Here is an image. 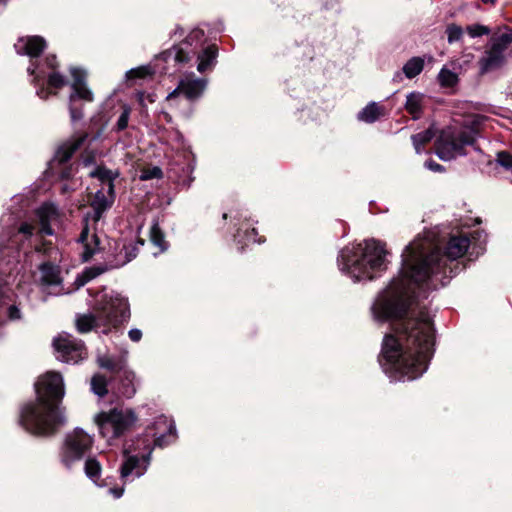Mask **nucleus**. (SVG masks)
Listing matches in <instances>:
<instances>
[{
    "label": "nucleus",
    "instance_id": "f257e3e1",
    "mask_svg": "<svg viewBox=\"0 0 512 512\" xmlns=\"http://www.w3.org/2000/svg\"><path fill=\"white\" fill-rule=\"evenodd\" d=\"M465 235L452 236L445 254L426 238H416L402 253L399 275L376 298L371 310L379 322L398 320L382 344L381 365L395 381L414 380L428 368L433 355L434 329L429 312L416 299L444 286L452 277V262L468 250Z\"/></svg>",
    "mask_w": 512,
    "mask_h": 512
},
{
    "label": "nucleus",
    "instance_id": "f03ea898",
    "mask_svg": "<svg viewBox=\"0 0 512 512\" xmlns=\"http://www.w3.org/2000/svg\"><path fill=\"white\" fill-rule=\"evenodd\" d=\"M35 386L37 398L22 407L19 423L33 435L48 436L66 421L61 408L55 403L65 395L63 377L58 372L49 371L38 379Z\"/></svg>",
    "mask_w": 512,
    "mask_h": 512
},
{
    "label": "nucleus",
    "instance_id": "7ed1b4c3",
    "mask_svg": "<svg viewBox=\"0 0 512 512\" xmlns=\"http://www.w3.org/2000/svg\"><path fill=\"white\" fill-rule=\"evenodd\" d=\"M62 218V213L53 203H43L32 216L20 223L12 214L3 215L0 219V257L5 256L8 248L24 250L25 254L27 249L40 251L43 237L54 235L55 227L62 224Z\"/></svg>",
    "mask_w": 512,
    "mask_h": 512
},
{
    "label": "nucleus",
    "instance_id": "20e7f679",
    "mask_svg": "<svg viewBox=\"0 0 512 512\" xmlns=\"http://www.w3.org/2000/svg\"><path fill=\"white\" fill-rule=\"evenodd\" d=\"M176 438L174 421L166 416L158 417L153 427L148 428L144 435L125 444V460L120 468L122 481L126 483L144 475L150 464L154 446L165 447Z\"/></svg>",
    "mask_w": 512,
    "mask_h": 512
},
{
    "label": "nucleus",
    "instance_id": "39448f33",
    "mask_svg": "<svg viewBox=\"0 0 512 512\" xmlns=\"http://www.w3.org/2000/svg\"><path fill=\"white\" fill-rule=\"evenodd\" d=\"M384 244L374 239L365 240L340 251L339 269L354 282L372 280L386 269Z\"/></svg>",
    "mask_w": 512,
    "mask_h": 512
},
{
    "label": "nucleus",
    "instance_id": "423d86ee",
    "mask_svg": "<svg viewBox=\"0 0 512 512\" xmlns=\"http://www.w3.org/2000/svg\"><path fill=\"white\" fill-rule=\"evenodd\" d=\"M130 318L127 298L112 292L100 295L94 306V312L77 317L76 327L81 333L96 330L108 334Z\"/></svg>",
    "mask_w": 512,
    "mask_h": 512
},
{
    "label": "nucleus",
    "instance_id": "0eeeda50",
    "mask_svg": "<svg viewBox=\"0 0 512 512\" xmlns=\"http://www.w3.org/2000/svg\"><path fill=\"white\" fill-rule=\"evenodd\" d=\"M203 41L204 32L200 29H194L188 34L184 41L178 45H174L162 55L165 61L169 62L173 60L179 64H187L192 59L196 58L198 62L197 70L203 73L215 65L218 52L215 45L203 47Z\"/></svg>",
    "mask_w": 512,
    "mask_h": 512
},
{
    "label": "nucleus",
    "instance_id": "6e6552de",
    "mask_svg": "<svg viewBox=\"0 0 512 512\" xmlns=\"http://www.w3.org/2000/svg\"><path fill=\"white\" fill-rule=\"evenodd\" d=\"M113 200L114 192L109 194L104 187L98 190L94 196L91 203L93 213L84 218V225L78 238V243L83 245L81 254L83 262L89 261L99 251V237L95 232V227H91L90 221L95 225L101 219L103 213L112 205Z\"/></svg>",
    "mask_w": 512,
    "mask_h": 512
},
{
    "label": "nucleus",
    "instance_id": "1a4fd4ad",
    "mask_svg": "<svg viewBox=\"0 0 512 512\" xmlns=\"http://www.w3.org/2000/svg\"><path fill=\"white\" fill-rule=\"evenodd\" d=\"M475 142V131L458 126H449L440 132L435 142V153L443 161L466 154L465 147Z\"/></svg>",
    "mask_w": 512,
    "mask_h": 512
},
{
    "label": "nucleus",
    "instance_id": "9d476101",
    "mask_svg": "<svg viewBox=\"0 0 512 512\" xmlns=\"http://www.w3.org/2000/svg\"><path fill=\"white\" fill-rule=\"evenodd\" d=\"M99 432L108 444L124 435L137 421V416L129 408H113L95 416Z\"/></svg>",
    "mask_w": 512,
    "mask_h": 512
},
{
    "label": "nucleus",
    "instance_id": "9b49d317",
    "mask_svg": "<svg viewBox=\"0 0 512 512\" xmlns=\"http://www.w3.org/2000/svg\"><path fill=\"white\" fill-rule=\"evenodd\" d=\"M511 43L512 29L503 27L493 32L478 62L480 73L485 74L501 67L505 62L506 51Z\"/></svg>",
    "mask_w": 512,
    "mask_h": 512
},
{
    "label": "nucleus",
    "instance_id": "f8f14e48",
    "mask_svg": "<svg viewBox=\"0 0 512 512\" xmlns=\"http://www.w3.org/2000/svg\"><path fill=\"white\" fill-rule=\"evenodd\" d=\"M94 443L91 435L81 428H75L69 432L64 439L60 450V461L67 468L79 462L86 452L90 451Z\"/></svg>",
    "mask_w": 512,
    "mask_h": 512
},
{
    "label": "nucleus",
    "instance_id": "ddd939ff",
    "mask_svg": "<svg viewBox=\"0 0 512 512\" xmlns=\"http://www.w3.org/2000/svg\"><path fill=\"white\" fill-rule=\"evenodd\" d=\"M144 245V240L137 239L136 241L123 243L119 253L115 256L113 262L109 265H97L86 268L83 274L76 279L77 287H81L85 285L88 281L96 278L97 276L103 274L109 269L118 268L124 266L128 262L132 261L136 258L139 248Z\"/></svg>",
    "mask_w": 512,
    "mask_h": 512
},
{
    "label": "nucleus",
    "instance_id": "4468645a",
    "mask_svg": "<svg viewBox=\"0 0 512 512\" xmlns=\"http://www.w3.org/2000/svg\"><path fill=\"white\" fill-rule=\"evenodd\" d=\"M207 87V80L196 78L193 74L179 80L177 87L171 91L165 101L170 108H179L182 99L195 102L200 99Z\"/></svg>",
    "mask_w": 512,
    "mask_h": 512
},
{
    "label": "nucleus",
    "instance_id": "2eb2a0df",
    "mask_svg": "<svg viewBox=\"0 0 512 512\" xmlns=\"http://www.w3.org/2000/svg\"><path fill=\"white\" fill-rule=\"evenodd\" d=\"M73 83L71 84L72 92L69 96V112L72 122H76L83 117L82 108L78 106V100L84 102H92L94 97L92 91L87 87L85 71L79 68H71Z\"/></svg>",
    "mask_w": 512,
    "mask_h": 512
},
{
    "label": "nucleus",
    "instance_id": "dca6fc26",
    "mask_svg": "<svg viewBox=\"0 0 512 512\" xmlns=\"http://www.w3.org/2000/svg\"><path fill=\"white\" fill-rule=\"evenodd\" d=\"M53 346L58 360L75 364L86 357V348L81 340L71 335L59 336L54 339Z\"/></svg>",
    "mask_w": 512,
    "mask_h": 512
},
{
    "label": "nucleus",
    "instance_id": "f3484780",
    "mask_svg": "<svg viewBox=\"0 0 512 512\" xmlns=\"http://www.w3.org/2000/svg\"><path fill=\"white\" fill-rule=\"evenodd\" d=\"M56 67V56L49 55L45 58V61L41 64L35 65L31 61V65L28 67V72L34 76V81L37 85L43 84L45 78H47L48 85L52 88H61L66 84L63 75L53 71Z\"/></svg>",
    "mask_w": 512,
    "mask_h": 512
},
{
    "label": "nucleus",
    "instance_id": "a211bd4d",
    "mask_svg": "<svg viewBox=\"0 0 512 512\" xmlns=\"http://www.w3.org/2000/svg\"><path fill=\"white\" fill-rule=\"evenodd\" d=\"M40 270V283L47 289H52L49 293L60 295L65 292L62 288V278L60 276V268L49 262L42 263L39 267Z\"/></svg>",
    "mask_w": 512,
    "mask_h": 512
},
{
    "label": "nucleus",
    "instance_id": "6ab92c4d",
    "mask_svg": "<svg viewBox=\"0 0 512 512\" xmlns=\"http://www.w3.org/2000/svg\"><path fill=\"white\" fill-rule=\"evenodd\" d=\"M17 54L27 55L31 59L38 57L45 49L46 42L40 36L21 37L14 45Z\"/></svg>",
    "mask_w": 512,
    "mask_h": 512
},
{
    "label": "nucleus",
    "instance_id": "aec40b11",
    "mask_svg": "<svg viewBox=\"0 0 512 512\" xmlns=\"http://www.w3.org/2000/svg\"><path fill=\"white\" fill-rule=\"evenodd\" d=\"M87 134L74 136L58 148L53 158V164H63L67 162L75 151H77L86 141Z\"/></svg>",
    "mask_w": 512,
    "mask_h": 512
},
{
    "label": "nucleus",
    "instance_id": "412c9836",
    "mask_svg": "<svg viewBox=\"0 0 512 512\" xmlns=\"http://www.w3.org/2000/svg\"><path fill=\"white\" fill-rule=\"evenodd\" d=\"M120 383L118 392L125 398H132L136 393V376L135 373L129 369L123 370L120 373Z\"/></svg>",
    "mask_w": 512,
    "mask_h": 512
},
{
    "label": "nucleus",
    "instance_id": "4be33fe9",
    "mask_svg": "<svg viewBox=\"0 0 512 512\" xmlns=\"http://www.w3.org/2000/svg\"><path fill=\"white\" fill-rule=\"evenodd\" d=\"M85 475L96 485L104 486L101 481L102 465L95 457H88L84 464Z\"/></svg>",
    "mask_w": 512,
    "mask_h": 512
},
{
    "label": "nucleus",
    "instance_id": "5701e85b",
    "mask_svg": "<svg viewBox=\"0 0 512 512\" xmlns=\"http://www.w3.org/2000/svg\"><path fill=\"white\" fill-rule=\"evenodd\" d=\"M382 114V108L376 102H371L358 113L357 118L365 123H373L378 120Z\"/></svg>",
    "mask_w": 512,
    "mask_h": 512
},
{
    "label": "nucleus",
    "instance_id": "b1692460",
    "mask_svg": "<svg viewBox=\"0 0 512 512\" xmlns=\"http://www.w3.org/2000/svg\"><path fill=\"white\" fill-rule=\"evenodd\" d=\"M90 176L91 177H95V178H98L101 183H102V187H104V189H106V191L109 193V194H112L113 193V188H114V184H113V179H114V176H113V173L112 171L104 168V167H96L93 171L90 172Z\"/></svg>",
    "mask_w": 512,
    "mask_h": 512
},
{
    "label": "nucleus",
    "instance_id": "393cba45",
    "mask_svg": "<svg viewBox=\"0 0 512 512\" xmlns=\"http://www.w3.org/2000/svg\"><path fill=\"white\" fill-rule=\"evenodd\" d=\"M424 58L412 57L403 66V73L408 79L418 76L424 69Z\"/></svg>",
    "mask_w": 512,
    "mask_h": 512
},
{
    "label": "nucleus",
    "instance_id": "a878e982",
    "mask_svg": "<svg viewBox=\"0 0 512 512\" xmlns=\"http://www.w3.org/2000/svg\"><path fill=\"white\" fill-rule=\"evenodd\" d=\"M422 98L423 95L416 92L407 95L405 108L412 115L413 119L420 117Z\"/></svg>",
    "mask_w": 512,
    "mask_h": 512
},
{
    "label": "nucleus",
    "instance_id": "bb28decb",
    "mask_svg": "<svg viewBox=\"0 0 512 512\" xmlns=\"http://www.w3.org/2000/svg\"><path fill=\"white\" fill-rule=\"evenodd\" d=\"M98 364L101 368L110 370L112 372L121 373L123 370H126V364L124 360H115L109 356H101L98 358Z\"/></svg>",
    "mask_w": 512,
    "mask_h": 512
},
{
    "label": "nucleus",
    "instance_id": "cd10ccee",
    "mask_svg": "<svg viewBox=\"0 0 512 512\" xmlns=\"http://www.w3.org/2000/svg\"><path fill=\"white\" fill-rule=\"evenodd\" d=\"M433 137L434 132L432 131V129H427L425 131L412 135L411 139L416 153L420 154L422 152V147L426 143L430 142L433 139Z\"/></svg>",
    "mask_w": 512,
    "mask_h": 512
},
{
    "label": "nucleus",
    "instance_id": "c85d7f7f",
    "mask_svg": "<svg viewBox=\"0 0 512 512\" xmlns=\"http://www.w3.org/2000/svg\"><path fill=\"white\" fill-rule=\"evenodd\" d=\"M150 239L155 246L159 247L160 252H164L167 250L168 245L167 242L165 241L164 234L161 231L158 223L156 222L153 223L150 229Z\"/></svg>",
    "mask_w": 512,
    "mask_h": 512
},
{
    "label": "nucleus",
    "instance_id": "c756f323",
    "mask_svg": "<svg viewBox=\"0 0 512 512\" xmlns=\"http://www.w3.org/2000/svg\"><path fill=\"white\" fill-rule=\"evenodd\" d=\"M107 384V379L103 375L95 374L91 379V390L99 397H104L108 392Z\"/></svg>",
    "mask_w": 512,
    "mask_h": 512
},
{
    "label": "nucleus",
    "instance_id": "7c9ffc66",
    "mask_svg": "<svg viewBox=\"0 0 512 512\" xmlns=\"http://www.w3.org/2000/svg\"><path fill=\"white\" fill-rule=\"evenodd\" d=\"M487 117L479 114L470 116L460 128H467L475 131V139L477 138L481 126L485 123Z\"/></svg>",
    "mask_w": 512,
    "mask_h": 512
},
{
    "label": "nucleus",
    "instance_id": "2f4dec72",
    "mask_svg": "<svg viewBox=\"0 0 512 512\" xmlns=\"http://www.w3.org/2000/svg\"><path fill=\"white\" fill-rule=\"evenodd\" d=\"M438 80L441 86L452 87L457 83V74L449 69L442 68L438 74Z\"/></svg>",
    "mask_w": 512,
    "mask_h": 512
},
{
    "label": "nucleus",
    "instance_id": "473e14b6",
    "mask_svg": "<svg viewBox=\"0 0 512 512\" xmlns=\"http://www.w3.org/2000/svg\"><path fill=\"white\" fill-rule=\"evenodd\" d=\"M466 31L471 38H477L491 33L489 27L477 23L467 26Z\"/></svg>",
    "mask_w": 512,
    "mask_h": 512
},
{
    "label": "nucleus",
    "instance_id": "72a5a7b5",
    "mask_svg": "<svg viewBox=\"0 0 512 512\" xmlns=\"http://www.w3.org/2000/svg\"><path fill=\"white\" fill-rule=\"evenodd\" d=\"M447 39L449 43L459 41L463 35V30L455 24L449 25L446 29Z\"/></svg>",
    "mask_w": 512,
    "mask_h": 512
},
{
    "label": "nucleus",
    "instance_id": "f704fd0d",
    "mask_svg": "<svg viewBox=\"0 0 512 512\" xmlns=\"http://www.w3.org/2000/svg\"><path fill=\"white\" fill-rule=\"evenodd\" d=\"M129 118H130V108L129 107H124L121 115L119 116L118 120H117V123H116V128L118 131H122L124 129L127 128L128 126V122H129Z\"/></svg>",
    "mask_w": 512,
    "mask_h": 512
},
{
    "label": "nucleus",
    "instance_id": "c9c22d12",
    "mask_svg": "<svg viewBox=\"0 0 512 512\" xmlns=\"http://www.w3.org/2000/svg\"><path fill=\"white\" fill-rule=\"evenodd\" d=\"M497 163L506 169H512V154L502 151L497 154Z\"/></svg>",
    "mask_w": 512,
    "mask_h": 512
},
{
    "label": "nucleus",
    "instance_id": "e433bc0d",
    "mask_svg": "<svg viewBox=\"0 0 512 512\" xmlns=\"http://www.w3.org/2000/svg\"><path fill=\"white\" fill-rule=\"evenodd\" d=\"M162 176V170L159 167H153L142 172L141 179L149 180L153 178H160Z\"/></svg>",
    "mask_w": 512,
    "mask_h": 512
},
{
    "label": "nucleus",
    "instance_id": "4c0bfd02",
    "mask_svg": "<svg viewBox=\"0 0 512 512\" xmlns=\"http://www.w3.org/2000/svg\"><path fill=\"white\" fill-rule=\"evenodd\" d=\"M424 167L435 173H442L445 171V168L442 165H440L439 163L435 162L432 159L425 161Z\"/></svg>",
    "mask_w": 512,
    "mask_h": 512
},
{
    "label": "nucleus",
    "instance_id": "58836bf2",
    "mask_svg": "<svg viewBox=\"0 0 512 512\" xmlns=\"http://www.w3.org/2000/svg\"><path fill=\"white\" fill-rule=\"evenodd\" d=\"M6 299H9L8 289L5 287V281L0 277V306L6 304Z\"/></svg>",
    "mask_w": 512,
    "mask_h": 512
},
{
    "label": "nucleus",
    "instance_id": "ea45409f",
    "mask_svg": "<svg viewBox=\"0 0 512 512\" xmlns=\"http://www.w3.org/2000/svg\"><path fill=\"white\" fill-rule=\"evenodd\" d=\"M148 72V70L146 68H136V69H131L130 71L127 72V77L128 78H141V77H144Z\"/></svg>",
    "mask_w": 512,
    "mask_h": 512
},
{
    "label": "nucleus",
    "instance_id": "a19ab883",
    "mask_svg": "<svg viewBox=\"0 0 512 512\" xmlns=\"http://www.w3.org/2000/svg\"><path fill=\"white\" fill-rule=\"evenodd\" d=\"M8 317L10 320H19L21 318V312L18 306L11 305L8 308Z\"/></svg>",
    "mask_w": 512,
    "mask_h": 512
},
{
    "label": "nucleus",
    "instance_id": "79ce46f5",
    "mask_svg": "<svg viewBox=\"0 0 512 512\" xmlns=\"http://www.w3.org/2000/svg\"><path fill=\"white\" fill-rule=\"evenodd\" d=\"M128 336L131 341L139 342L142 338V331L137 328H132L129 330Z\"/></svg>",
    "mask_w": 512,
    "mask_h": 512
},
{
    "label": "nucleus",
    "instance_id": "37998d69",
    "mask_svg": "<svg viewBox=\"0 0 512 512\" xmlns=\"http://www.w3.org/2000/svg\"><path fill=\"white\" fill-rule=\"evenodd\" d=\"M256 235H257V231L252 228L250 232H246L245 233V237L247 238V241L248 242H252V243H260L261 240L260 239H257L256 238Z\"/></svg>",
    "mask_w": 512,
    "mask_h": 512
},
{
    "label": "nucleus",
    "instance_id": "c03bdc74",
    "mask_svg": "<svg viewBox=\"0 0 512 512\" xmlns=\"http://www.w3.org/2000/svg\"><path fill=\"white\" fill-rule=\"evenodd\" d=\"M109 494H111L115 499H118L120 498L123 493H124V488L123 487H119V488H110L108 490Z\"/></svg>",
    "mask_w": 512,
    "mask_h": 512
},
{
    "label": "nucleus",
    "instance_id": "a18cd8bd",
    "mask_svg": "<svg viewBox=\"0 0 512 512\" xmlns=\"http://www.w3.org/2000/svg\"><path fill=\"white\" fill-rule=\"evenodd\" d=\"M482 2L484 4H491V5H493V4H495L496 0H482Z\"/></svg>",
    "mask_w": 512,
    "mask_h": 512
},
{
    "label": "nucleus",
    "instance_id": "49530a36",
    "mask_svg": "<svg viewBox=\"0 0 512 512\" xmlns=\"http://www.w3.org/2000/svg\"><path fill=\"white\" fill-rule=\"evenodd\" d=\"M235 237H236L237 241H238L239 243H241V241H242V240H241V233H240V232H238V233H237V235H236Z\"/></svg>",
    "mask_w": 512,
    "mask_h": 512
},
{
    "label": "nucleus",
    "instance_id": "de8ad7c7",
    "mask_svg": "<svg viewBox=\"0 0 512 512\" xmlns=\"http://www.w3.org/2000/svg\"><path fill=\"white\" fill-rule=\"evenodd\" d=\"M43 92H44L43 90H42L41 92H40V91H38V92H37V95H39L40 97L44 98L45 96H44V95H42V93H43Z\"/></svg>",
    "mask_w": 512,
    "mask_h": 512
},
{
    "label": "nucleus",
    "instance_id": "09e8293b",
    "mask_svg": "<svg viewBox=\"0 0 512 512\" xmlns=\"http://www.w3.org/2000/svg\"><path fill=\"white\" fill-rule=\"evenodd\" d=\"M90 163V160L89 159H85L84 160V164L87 166L88 164Z\"/></svg>",
    "mask_w": 512,
    "mask_h": 512
},
{
    "label": "nucleus",
    "instance_id": "8fccbe9b",
    "mask_svg": "<svg viewBox=\"0 0 512 512\" xmlns=\"http://www.w3.org/2000/svg\"><path fill=\"white\" fill-rule=\"evenodd\" d=\"M400 76H401V74L399 72L396 73V75H395V77H400Z\"/></svg>",
    "mask_w": 512,
    "mask_h": 512
}]
</instances>
